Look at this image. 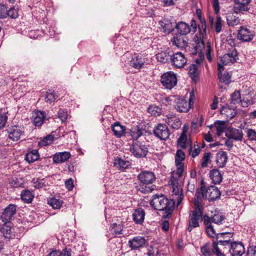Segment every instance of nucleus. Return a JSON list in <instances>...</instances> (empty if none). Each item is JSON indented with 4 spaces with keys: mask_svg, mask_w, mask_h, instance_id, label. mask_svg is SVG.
Segmentation results:
<instances>
[{
    "mask_svg": "<svg viewBox=\"0 0 256 256\" xmlns=\"http://www.w3.org/2000/svg\"><path fill=\"white\" fill-rule=\"evenodd\" d=\"M236 6L234 10L236 12L240 11H248L249 10L248 6L252 0H234Z\"/></svg>",
    "mask_w": 256,
    "mask_h": 256,
    "instance_id": "nucleus-24",
    "label": "nucleus"
},
{
    "mask_svg": "<svg viewBox=\"0 0 256 256\" xmlns=\"http://www.w3.org/2000/svg\"><path fill=\"white\" fill-rule=\"evenodd\" d=\"M211 154L210 152H206L202 160L201 166L202 168H206L208 164L210 162Z\"/></svg>",
    "mask_w": 256,
    "mask_h": 256,
    "instance_id": "nucleus-53",
    "label": "nucleus"
},
{
    "mask_svg": "<svg viewBox=\"0 0 256 256\" xmlns=\"http://www.w3.org/2000/svg\"><path fill=\"white\" fill-rule=\"evenodd\" d=\"M135 187L138 191L142 194L150 193L154 190L153 186H150V184H146L142 183L136 186Z\"/></svg>",
    "mask_w": 256,
    "mask_h": 256,
    "instance_id": "nucleus-36",
    "label": "nucleus"
},
{
    "mask_svg": "<svg viewBox=\"0 0 256 256\" xmlns=\"http://www.w3.org/2000/svg\"><path fill=\"white\" fill-rule=\"evenodd\" d=\"M226 20L227 24L229 26L233 27L238 25L240 23V20L238 17L234 15L232 13L226 14Z\"/></svg>",
    "mask_w": 256,
    "mask_h": 256,
    "instance_id": "nucleus-31",
    "label": "nucleus"
},
{
    "mask_svg": "<svg viewBox=\"0 0 256 256\" xmlns=\"http://www.w3.org/2000/svg\"><path fill=\"white\" fill-rule=\"evenodd\" d=\"M188 40L187 36L176 34L172 38L171 42L174 46L178 48H184L187 46Z\"/></svg>",
    "mask_w": 256,
    "mask_h": 256,
    "instance_id": "nucleus-16",
    "label": "nucleus"
},
{
    "mask_svg": "<svg viewBox=\"0 0 256 256\" xmlns=\"http://www.w3.org/2000/svg\"><path fill=\"white\" fill-rule=\"evenodd\" d=\"M160 81L166 88L170 90L176 84L177 78L174 72H168L162 75Z\"/></svg>",
    "mask_w": 256,
    "mask_h": 256,
    "instance_id": "nucleus-9",
    "label": "nucleus"
},
{
    "mask_svg": "<svg viewBox=\"0 0 256 256\" xmlns=\"http://www.w3.org/2000/svg\"><path fill=\"white\" fill-rule=\"evenodd\" d=\"M176 174L178 178L182 176L184 170V164H176Z\"/></svg>",
    "mask_w": 256,
    "mask_h": 256,
    "instance_id": "nucleus-61",
    "label": "nucleus"
},
{
    "mask_svg": "<svg viewBox=\"0 0 256 256\" xmlns=\"http://www.w3.org/2000/svg\"><path fill=\"white\" fill-rule=\"evenodd\" d=\"M146 56L141 54L134 53L128 62L129 65L133 68L140 70L144 67L146 62Z\"/></svg>",
    "mask_w": 256,
    "mask_h": 256,
    "instance_id": "nucleus-8",
    "label": "nucleus"
},
{
    "mask_svg": "<svg viewBox=\"0 0 256 256\" xmlns=\"http://www.w3.org/2000/svg\"><path fill=\"white\" fill-rule=\"evenodd\" d=\"M143 134V130L139 126L133 128L127 132L128 136H130L134 140H137Z\"/></svg>",
    "mask_w": 256,
    "mask_h": 256,
    "instance_id": "nucleus-33",
    "label": "nucleus"
},
{
    "mask_svg": "<svg viewBox=\"0 0 256 256\" xmlns=\"http://www.w3.org/2000/svg\"><path fill=\"white\" fill-rule=\"evenodd\" d=\"M166 122L172 128L176 130L178 129L182 125L180 119L174 115H168Z\"/></svg>",
    "mask_w": 256,
    "mask_h": 256,
    "instance_id": "nucleus-23",
    "label": "nucleus"
},
{
    "mask_svg": "<svg viewBox=\"0 0 256 256\" xmlns=\"http://www.w3.org/2000/svg\"><path fill=\"white\" fill-rule=\"evenodd\" d=\"M248 256H256V246H251L248 248Z\"/></svg>",
    "mask_w": 256,
    "mask_h": 256,
    "instance_id": "nucleus-64",
    "label": "nucleus"
},
{
    "mask_svg": "<svg viewBox=\"0 0 256 256\" xmlns=\"http://www.w3.org/2000/svg\"><path fill=\"white\" fill-rule=\"evenodd\" d=\"M111 228L113 230L114 234L118 235L122 234L124 226L122 224H117L116 223H114L112 224Z\"/></svg>",
    "mask_w": 256,
    "mask_h": 256,
    "instance_id": "nucleus-45",
    "label": "nucleus"
},
{
    "mask_svg": "<svg viewBox=\"0 0 256 256\" xmlns=\"http://www.w3.org/2000/svg\"><path fill=\"white\" fill-rule=\"evenodd\" d=\"M218 78L220 82L228 84L230 82L231 76L228 72H226L222 74L218 73Z\"/></svg>",
    "mask_w": 256,
    "mask_h": 256,
    "instance_id": "nucleus-43",
    "label": "nucleus"
},
{
    "mask_svg": "<svg viewBox=\"0 0 256 256\" xmlns=\"http://www.w3.org/2000/svg\"><path fill=\"white\" fill-rule=\"evenodd\" d=\"M254 36V32L249 28L242 26L238 31V38L242 42H248L251 41Z\"/></svg>",
    "mask_w": 256,
    "mask_h": 256,
    "instance_id": "nucleus-14",
    "label": "nucleus"
},
{
    "mask_svg": "<svg viewBox=\"0 0 256 256\" xmlns=\"http://www.w3.org/2000/svg\"><path fill=\"white\" fill-rule=\"evenodd\" d=\"M204 38H200V36L198 37L197 36H196L194 38V40L196 43V49L201 50L204 47Z\"/></svg>",
    "mask_w": 256,
    "mask_h": 256,
    "instance_id": "nucleus-52",
    "label": "nucleus"
},
{
    "mask_svg": "<svg viewBox=\"0 0 256 256\" xmlns=\"http://www.w3.org/2000/svg\"><path fill=\"white\" fill-rule=\"evenodd\" d=\"M187 141V136L186 134L184 132H182L178 138V142L181 144L182 147L185 148V144Z\"/></svg>",
    "mask_w": 256,
    "mask_h": 256,
    "instance_id": "nucleus-58",
    "label": "nucleus"
},
{
    "mask_svg": "<svg viewBox=\"0 0 256 256\" xmlns=\"http://www.w3.org/2000/svg\"><path fill=\"white\" fill-rule=\"evenodd\" d=\"M189 102L182 98H176L175 99L176 104L174 106L176 109L180 112H187L189 111L193 104V101L192 100V94H190Z\"/></svg>",
    "mask_w": 256,
    "mask_h": 256,
    "instance_id": "nucleus-10",
    "label": "nucleus"
},
{
    "mask_svg": "<svg viewBox=\"0 0 256 256\" xmlns=\"http://www.w3.org/2000/svg\"><path fill=\"white\" fill-rule=\"evenodd\" d=\"M188 74L193 80H196L198 74L196 64H192L189 66Z\"/></svg>",
    "mask_w": 256,
    "mask_h": 256,
    "instance_id": "nucleus-38",
    "label": "nucleus"
},
{
    "mask_svg": "<svg viewBox=\"0 0 256 256\" xmlns=\"http://www.w3.org/2000/svg\"><path fill=\"white\" fill-rule=\"evenodd\" d=\"M214 126L216 128V134L218 136H220L226 128V122L224 121L217 120L214 122Z\"/></svg>",
    "mask_w": 256,
    "mask_h": 256,
    "instance_id": "nucleus-39",
    "label": "nucleus"
},
{
    "mask_svg": "<svg viewBox=\"0 0 256 256\" xmlns=\"http://www.w3.org/2000/svg\"><path fill=\"white\" fill-rule=\"evenodd\" d=\"M148 112L152 114L154 116H159L161 113V110L156 106H150L148 108Z\"/></svg>",
    "mask_w": 256,
    "mask_h": 256,
    "instance_id": "nucleus-56",
    "label": "nucleus"
},
{
    "mask_svg": "<svg viewBox=\"0 0 256 256\" xmlns=\"http://www.w3.org/2000/svg\"><path fill=\"white\" fill-rule=\"evenodd\" d=\"M148 256H160L159 250L156 248L150 247L148 250Z\"/></svg>",
    "mask_w": 256,
    "mask_h": 256,
    "instance_id": "nucleus-59",
    "label": "nucleus"
},
{
    "mask_svg": "<svg viewBox=\"0 0 256 256\" xmlns=\"http://www.w3.org/2000/svg\"><path fill=\"white\" fill-rule=\"evenodd\" d=\"M8 120V116L5 114L0 113V130L4 128Z\"/></svg>",
    "mask_w": 256,
    "mask_h": 256,
    "instance_id": "nucleus-62",
    "label": "nucleus"
},
{
    "mask_svg": "<svg viewBox=\"0 0 256 256\" xmlns=\"http://www.w3.org/2000/svg\"><path fill=\"white\" fill-rule=\"evenodd\" d=\"M58 118L63 122L65 121L68 118V112L66 110L60 109L58 112Z\"/></svg>",
    "mask_w": 256,
    "mask_h": 256,
    "instance_id": "nucleus-57",
    "label": "nucleus"
},
{
    "mask_svg": "<svg viewBox=\"0 0 256 256\" xmlns=\"http://www.w3.org/2000/svg\"><path fill=\"white\" fill-rule=\"evenodd\" d=\"M114 166L119 170L124 171L130 166V162L121 158H116L114 160Z\"/></svg>",
    "mask_w": 256,
    "mask_h": 256,
    "instance_id": "nucleus-30",
    "label": "nucleus"
},
{
    "mask_svg": "<svg viewBox=\"0 0 256 256\" xmlns=\"http://www.w3.org/2000/svg\"><path fill=\"white\" fill-rule=\"evenodd\" d=\"M53 140L54 136L52 135H48L42 139L40 142V144L42 146H47L51 144Z\"/></svg>",
    "mask_w": 256,
    "mask_h": 256,
    "instance_id": "nucleus-60",
    "label": "nucleus"
},
{
    "mask_svg": "<svg viewBox=\"0 0 256 256\" xmlns=\"http://www.w3.org/2000/svg\"><path fill=\"white\" fill-rule=\"evenodd\" d=\"M22 200L26 203H31L34 198V194L32 192L28 190H23L20 194Z\"/></svg>",
    "mask_w": 256,
    "mask_h": 256,
    "instance_id": "nucleus-34",
    "label": "nucleus"
},
{
    "mask_svg": "<svg viewBox=\"0 0 256 256\" xmlns=\"http://www.w3.org/2000/svg\"><path fill=\"white\" fill-rule=\"evenodd\" d=\"M160 24H163L161 26L164 29V32L168 34H170L174 30V28L172 26V23L168 20L160 22Z\"/></svg>",
    "mask_w": 256,
    "mask_h": 256,
    "instance_id": "nucleus-46",
    "label": "nucleus"
},
{
    "mask_svg": "<svg viewBox=\"0 0 256 256\" xmlns=\"http://www.w3.org/2000/svg\"><path fill=\"white\" fill-rule=\"evenodd\" d=\"M45 118L44 112H34L32 114V122L36 126H40L42 124Z\"/></svg>",
    "mask_w": 256,
    "mask_h": 256,
    "instance_id": "nucleus-25",
    "label": "nucleus"
},
{
    "mask_svg": "<svg viewBox=\"0 0 256 256\" xmlns=\"http://www.w3.org/2000/svg\"><path fill=\"white\" fill-rule=\"evenodd\" d=\"M39 157L38 150H34L26 154L25 159L28 163H32L38 160Z\"/></svg>",
    "mask_w": 256,
    "mask_h": 256,
    "instance_id": "nucleus-35",
    "label": "nucleus"
},
{
    "mask_svg": "<svg viewBox=\"0 0 256 256\" xmlns=\"http://www.w3.org/2000/svg\"><path fill=\"white\" fill-rule=\"evenodd\" d=\"M170 62L174 66L180 68L186 64L187 60L182 53L178 52L170 56Z\"/></svg>",
    "mask_w": 256,
    "mask_h": 256,
    "instance_id": "nucleus-11",
    "label": "nucleus"
},
{
    "mask_svg": "<svg viewBox=\"0 0 256 256\" xmlns=\"http://www.w3.org/2000/svg\"><path fill=\"white\" fill-rule=\"evenodd\" d=\"M8 16L12 18H16L18 17V8L14 6L8 10H6V16Z\"/></svg>",
    "mask_w": 256,
    "mask_h": 256,
    "instance_id": "nucleus-51",
    "label": "nucleus"
},
{
    "mask_svg": "<svg viewBox=\"0 0 256 256\" xmlns=\"http://www.w3.org/2000/svg\"><path fill=\"white\" fill-rule=\"evenodd\" d=\"M230 101L231 103L234 104H238L240 102L242 98L240 91L236 90L231 94Z\"/></svg>",
    "mask_w": 256,
    "mask_h": 256,
    "instance_id": "nucleus-42",
    "label": "nucleus"
},
{
    "mask_svg": "<svg viewBox=\"0 0 256 256\" xmlns=\"http://www.w3.org/2000/svg\"><path fill=\"white\" fill-rule=\"evenodd\" d=\"M8 138L12 141H18L22 136L24 134V132L22 128L18 126H14L8 130Z\"/></svg>",
    "mask_w": 256,
    "mask_h": 256,
    "instance_id": "nucleus-20",
    "label": "nucleus"
},
{
    "mask_svg": "<svg viewBox=\"0 0 256 256\" xmlns=\"http://www.w3.org/2000/svg\"><path fill=\"white\" fill-rule=\"evenodd\" d=\"M150 204L155 210L162 212L163 218H169L171 216L174 209L175 202L168 199L163 195H154L150 202Z\"/></svg>",
    "mask_w": 256,
    "mask_h": 256,
    "instance_id": "nucleus-1",
    "label": "nucleus"
},
{
    "mask_svg": "<svg viewBox=\"0 0 256 256\" xmlns=\"http://www.w3.org/2000/svg\"><path fill=\"white\" fill-rule=\"evenodd\" d=\"M220 195L221 193L220 190L214 186H208L204 194V196L210 202H213L220 198Z\"/></svg>",
    "mask_w": 256,
    "mask_h": 256,
    "instance_id": "nucleus-17",
    "label": "nucleus"
},
{
    "mask_svg": "<svg viewBox=\"0 0 256 256\" xmlns=\"http://www.w3.org/2000/svg\"><path fill=\"white\" fill-rule=\"evenodd\" d=\"M200 251L204 256H212L213 254L212 251L210 250V244L206 243L200 248Z\"/></svg>",
    "mask_w": 256,
    "mask_h": 256,
    "instance_id": "nucleus-49",
    "label": "nucleus"
},
{
    "mask_svg": "<svg viewBox=\"0 0 256 256\" xmlns=\"http://www.w3.org/2000/svg\"><path fill=\"white\" fill-rule=\"evenodd\" d=\"M70 156L71 154L69 152H60L53 156L52 160L54 164H62L67 161Z\"/></svg>",
    "mask_w": 256,
    "mask_h": 256,
    "instance_id": "nucleus-22",
    "label": "nucleus"
},
{
    "mask_svg": "<svg viewBox=\"0 0 256 256\" xmlns=\"http://www.w3.org/2000/svg\"><path fill=\"white\" fill-rule=\"evenodd\" d=\"M228 160L227 153L226 152L221 151L216 154V164L219 168L224 167Z\"/></svg>",
    "mask_w": 256,
    "mask_h": 256,
    "instance_id": "nucleus-28",
    "label": "nucleus"
},
{
    "mask_svg": "<svg viewBox=\"0 0 256 256\" xmlns=\"http://www.w3.org/2000/svg\"><path fill=\"white\" fill-rule=\"evenodd\" d=\"M6 17V6L0 4V18H4Z\"/></svg>",
    "mask_w": 256,
    "mask_h": 256,
    "instance_id": "nucleus-63",
    "label": "nucleus"
},
{
    "mask_svg": "<svg viewBox=\"0 0 256 256\" xmlns=\"http://www.w3.org/2000/svg\"><path fill=\"white\" fill-rule=\"evenodd\" d=\"M250 97V96L248 94H247L243 96L240 102L242 107L246 108L254 104V100L252 98H249Z\"/></svg>",
    "mask_w": 256,
    "mask_h": 256,
    "instance_id": "nucleus-48",
    "label": "nucleus"
},
{
    "mask_svg": "<svg viewBox=\"0 0 256 256\" xmlns=\"http://www.w3.org/2000/svg\"><path fill=\"white\" fill-rule=\"evenodd\" d=\"M185 160V154L183 150H178L175 156L176 164H184L183 161Z\"/></svg>",
    "mask_w": 256,
    "mask_h": 256,
    "instance_id": "nucleus-44",
    "label": "nucleus"
},
{
    "mask_svg": "<svg viewBox=\"0 0 256 256\" xmlns=\"http://www.w3.org/2000/svg\"><path fill=\"white\" fill-rule=\"evenodd\" d=\"M224 219V216L220 212H216L211 217L204 216V223L206 226V232L209 236L214 238L216 234V230L212 223L220 225L222 224Z\"/></svg>",
    "mask_w": 256,
    "mask_h": 256,
    "instance_id": "nucleus-3",
    "label": "nucleus"
},
{
    "mask_svg": "<svg viewBox=\"0 0 256 256\" xmlns=\"http://www.w3.org/2000/svg\"><path fill=\"white\" fill-rule=\"evenodd\" d=\"M220 114L224 115L228 120H231L237 114L236 107L232 106L230 107L229 106L226 104L221 108Z\"/></svg>",
    "mask_w": 256,
    "mask_h": 256,
    "instance_id": "nucleus-21",
    "label": "nucleus"
},
{
    "mask_svg": "<svg viewBox=\"0 0 256 256\" xmlns=\"http://www.w3.org/2000/svg\"><path fill=\"white\" fill-rule=\"evenodd\" d=\"M175 28L177 30V34H178L186 36V35L190 32V26L184 22H178L176 24Z\"/></svg>",
    "mask_w": 256,
    "mask_h": 256,
    "instance_id": "nucleus-27",
    "label": "nucleus"
},
{
    "mask_svg": "<svg viewBox=\"0 0 256 256\" xmlns=\"http://www.w3.org/2000/svg\"><path fill=\"white\" fill-rule=\"evenodd\" d=\"M145 216L144 210L142 208L136 210L132 214L133 220L137 224H141L144 222Z\"/></svg>",
    "mask_w": 256,
    "mask_h": 256,
    "instance_id": "nucleus-29",
    "label": "nucleus"
},
{
    "mask_svg": "<svg viewBox=\"0 0 256 256\" xmlns=\"http://www.w3.org/2000/svg\"><path fill=\"white\" fill-rule=\"evenodd\" d=\"M245 252L243 244L241 242H232L230 246L223 250L222 253L224 254H230L232 256H242Z\"/></svg>",
    "mask_w": 256,
    "mask_h": 256,
    "instance_id": "nucleus-5",
    "label": "nucleus"
},
{
    "mask_svg": "<svg viewBox=\"0 0 256 256\" xmlns=\"http://www.w3.org/2000/svg\"><path fill=\"white\" fill-rule=\"evenodd\" d=\"M112 129L114 135L117 138H120L124 135L126 128L119 122H115L112 125Z\"/></svg>",
    "mask_w": 256,
    "mask_h": 256,
    "instance_id": "nucleus-26",
    "label": "nucleus"
},
{
    "mask_svg": "<svg viewBox=\"0 0 256 256\" xmlns=\"http://www.w3.org/2000/svg\"><path fill=\"white\" fill-rule=\"evenodd\" d=\"M146 242V238L141 236H136L130 240L128 242V246L132 250H136L144 248Z\"/></svg>",
    "mask_w": 256,
    "mask_h": 256,
    "instance_id": "nucleus-15",
    "label": "nucleus"
},
{
    "mask_svg": "<svg viewBox=\"0 0 256 256\" xmlns=\"http://www.w3.org/2000/svg\"><path fill=\"white\" fill-rule=\"evenodd\" d=\"M210 176L214 184H219L222 180L220 171L218 169H213L210 172Z\"/></svg>",
    "mask_w": 256,
    "mask_h": 256,
    "instance_id": "nucleus-32",
    "label": "nucleus"
},
{
    "mask_svg": "<svg viewBox=\"0 0 256 256\" xmlns=\"http://www.w3.org/2000/svg\"><path fill=\"white\" fill-rule=\"evenodd\" d=\"M168 52H162L156 54V58L158 62L162 63H166L170 61V56Z\"/></svg>",
    "mask_w": 256,
    "mask_h": 256,
    "instance_id": "nucleus-37",
    "label": "nucleus"
},
{
    "mask_svg": "<svg viewBox=\"0 0 256 256\" xmlns=\"http://www.w3.org/2000/svg\"><path fill=\"white\" fill-rule=\"evenodd\" d=\"M226 136L228 139H233L236 141H242L243 138L242 130L229 127L226 132Z\"/></svg>",
    "mask_w": 256,
    "mask_h": 256,
    "instance_id": "nucleus-19",
    "label": "nucleus"
},
{
    "mask_svg": "<svg viewBox=\"0 0 256 256\" xmlns=\"http://www.w3.org/2000/svg\"><path fill=\"white\" fill-rule=\"evenodd\" d=\"M153 134L156 137L163 140H168L170 134L167 126L162 124H158L154 127Z\"/></svg>",
    "mask_w": 256,
    "mask_h": 256,
    "instance_id": "nucleus-7",
    "label": "nucleus"
},
{
    "mask_svg": "<svg viewBox=\"0 0 256 256\" xmlns=\"http://www.w3.org/2000/svg\"><path fill=\"white\" fill-rule=\"evenodd\" d=\"M57 97L58 96L55 94L54 92H50V90H49V92H46L44 99L46 102L51 104L54 102Z\"/></svg>",
    "mask_w": 256,
    "mask_h": 256,
    "instance_id": "nucleus-50",
    "label": "nucleus"
},
{
    "mask_svg": "<svg viewBox=\"0 0 256 256\" xmlns=\"http://www.w3.org/2000/svg\"><path fill=\"white\" fill-rule=\"evenodd\" d=\"M246 137L250 140H256V131L252 128H246Z\"/></svg>",
    "mask_w": 256,
    "mask_h": 256,
    "instance_id": "nucleus-55",
    "label": "nucleus"
},
{
    "mask_svg": "<svg viewBox=\"0 0 256 256\" xmlns=\"http://www.w3.org/2000/svg\"><path fill=\"white\" fill-rule=\"evenodd\" d=\"M140 183L146 184H152L156 180L154 172L150 171H142L138 176Z\"/></svg>",
    "mask_w": 256,
    "mask_h": 256,
    "instance_id": "nucleus-18",
    "label": "nucleus"
},
{
    "mask_svg": "<svg viewBox=\"0 0 256 256\" xmlns=\"http://www.w3.org/2000/svg\"><path fill=\"white\" fill-rule=\"evenodd\" d=\"M238 59L237 51L236 48H232L221 58V61L223 64L226 65L234 63Z\"/></svg>",
    "mask_w": 256,
    "mask_h": 256,
    "instance_id": "nucleus-13",
    "label": "nucleus"
},
{
    "mask_svg": "<svg viewBox=\"0 0 256 256\" xmlns=\"http://www.w3.org/2000/svg\"><path fill=\"white\" fill-rule=\"evenodd\" d=\"M130 152L138 158H144L146 156L148 149L147 146L140 142H134L130 147Z\"/></svg>",
    "mask_w": 256,
    "mask_h": 256,
    "instance_id": "nucleus-6",
    "label": "nucleus"
},
{
    "mask_svg": "<svg viewBox=\"0 0 256 256\" xmlns=\"http://www.w3.org/2000/svg\"><path fill=\"white\" fill-rule=\"evenodd\" d=\"M48 203L52 206L53 208L59 209L62 207L63 202L55 198H52L48 200Z\"/></svg>",
    "mask_w": 256,
    "mask_h": 256,
    "instance_id": "nucleus-41",
    "label": "nucleus"
},
{
    "mask_svg": "<svg viewBox=\"0 0 256 256\" xmlns=\"http://www.w3.org/2000/svg\"><path fill=\"white\" fill-rule=\"evenodd\" d=\"M195 208L190 211L188 217V226L187 228L188 232H191L194 228L200 226V224L202 221V212L198 204L195 202Z\"/></svg>",
    "mask_w": 256,
    "mask_h": 256,
    "instance_id": "nucleus-4",
    "label": "nucleus"
},
{
    "mask_svg": "<svg viewBox=\"0 0 256 256\" xmlns=\"http://www.w3.org/2000/svg\"><path fill=\"white\" fill-rule=\"evenodd\" d=\"M6 224L7 223H4L2 226L0 231L6 238L10 239L12 236L11 227L7 225Z\"/></svg>",
    "mask_w": 256,
    "mask_h": 256,
    "instance_id": "nucleus-40",
    "label": "nucleus"
},
{
    "mask_svg": "<svg viewBox=\"0 0 256 256\" xmlns=\"http://www.w3.org/2000/svg\"><path fill=\"white\" fill-rule=\"evenodd\" d=\"M233 234L232 232H216V234L212 238V251L213 254L216 256L214 248H217L218 251L222 252L223 250H226V247L230 246V244L233 241L232 240Z\"/></svg>",
    "mask_w": 256,
    "mask_h": 256,
    "instance_id": "nucleus-2",
    "label": "nucleus"
},
{
    "mask_svg": "<svg viewBox=\"0 0 256 256\" xmlns=\"http://www.w3.org/2000/svg\"><path fill=\"white\" fill-rule=\"evenodd\" d=\"M222 28V20L220 16H216L214 23V30L216 33H220Z\"/></svg>",
    "mask_w": 256,
    "mask_h": 256,
    "instance_id": "nucleus-54",
    "label": "nucleus"
},
{
    "mask_svg": "<svg viewBox=\"0 0 256 256\" xmlns=\"http://www.w3.org/2000/svg\"><path fill=\"white\" fill-rule=\"evenodd\" d=\"M16 206L14 204H10L4 208L0 216L1 220L4 223L10 222L12 218L16 213Z\"/></svg>",
    "mask_w": 256,
    "mask_h": 256,
    "instance_id": "nucleus-12",
    "label": "nucleus"
},
{
    "mask_svg": "<svg viewBox=\"0 0 256 256\" xmlns=\"http://www.w3.org/2000/svg\"><path fill=\"white\" fill-rule=\"evenodd\" d=\"M200 22V25L198 26L200 38H204V36L206 34V24L205 20H202Z\"/></svg>",
    "mask_w": 256,
    "mask_h": 256,
    "instance_id": "nucleus-47",
    "label": "nucleus"
}]
</instances>
